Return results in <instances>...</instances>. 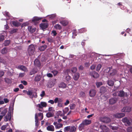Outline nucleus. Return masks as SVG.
<instances>
[{
  "label": "nucleus",
  "mask_w": 132,
  "mask_h": 132,
  "mask_svg": "<svg viewBox=\"0 0 132 132\" xmlns=\"http://www.w3.org/2000/svg\"><path fill=\"white\" fill-rule=\"evenodd\" d=\"M76 128L75 126H68L65 127L64 129L65 132H75Z\"/></svg>",
  "instance_id": "obj_1"
},
{
  "label": "nucleus",
  "mask_w": 132,
  "mask_h": 132,
  "mask_svg": "<svg viewBox=\"0 0 132 132\" xmlns=\"http://www.w3.org/2000/svg\"><path fill=\"white\" fill-rule=\"evenodd\" d=\"M35 48L34 45H31L29 46L28 49V54L30 56H31L35 53Z\"/></svg>",
  "instance_id": "obj_2"
},
{
  "label": "nucleus",
  "mask_w": 132,
  "mask_h": 132,
  "mask_svg": "<svg viewBox=\"0 0 132 132\" xmlns=\"http://www.w3.org/2000/svg\"><path fill=\"white\" fill-rule=\"evenodd\" d=\"M47 105L46 103L44 102H41L40 104H37L36 106L38 108V110L40 111H42L40 109H43V107H46Z\"/></svg>",
  "instance_id": "obj_3"
},
{
  "label": "nucleus",
  "mask_w": 132,
  "mask_h": 132,
  "mask_svg": "<svg viewBox=\"0 0 132 132\" xmlns=\"http://www.w3.org/2000/svg\"><path fill=\"white\" fill-rule=\"evenodd\" d=\"M37 115H38V117H39V119L40 120H42L43 118V115L42 113L40 112L38 113L37 114V113L35 114V121L36 122L35 124L37 126L38 125L37 123L38 121Z\"/></svg>",
  "instance_id": "obj_4"
},
{
  "label": "nucleus",
  "mask_w": 132,
  "mask_h": 132,
  "mask_svg": "<svg viewBox=\"0 0 132 132\" xmlns=\"http://www.w3.org/2000/svg\"><path fill=\"white\" fill-rule=\"evenodd\" d=\"M108 70L109 71V73L110 77L114 75L116 73V71L114 69H112L110 68H107Z\"/></svg>",
  "instance_id": "obj_5"
},
{
  "label": "nucleus",
  "mask_w": 132,
  "mask_h": 132,
  "mask_svg": "<svg viewBox=\"0 0 132 132\" xmlns=\"http://www.w3.org/2000/svg\"><path fill=\"white\" fill-rule=\"evenodd\" d=\"M42 18L37 17H34L32 20V21L34 24L36 25L39 22V21Z\"/></svg>",
  "instance_id": "obj_6"
},
{
  "label": "nucleus",
  "mask_w": 132,
  "mask_h": 132,
  "mask_svg": "<svg viewBox=\"0 0 132 132\" xmlns=\"http://www.w3.org/2000/svg\"><path fill=\"white\" fill-rule=\"evenodd\" d=\"M11 114L10 113H8L7 116H5L4 119V120L6 122L8 121H10L11 119Z\"/></svg>",
  "instance_id": "obj_7"
},
{
  "label": "nucleus",
  "mask_w": 132,
  "mask_h": 132,
  "mask_svg": "<svg viewBox=\"0 0 132 132\" xmlns=\"http://www.w3.org/2000/svg\"><path fill=\"white\" fill-rule=\"evenodd\" d=\"M100 128L102 130L101 132H109L108 129L105 125L101 126Z\"/></svg>",
  "instance_id": "obj_8"
},
{
  "label": "nucleus",
  "mask_w": 132,
  "mask_h": 132,
  "mask_svg": "<svg viewBox=\"0 0 132 132\" xmlns=\"http://www.w3.org/2000/svg\"><path fill=\"white\" fill-rule=\"evenodd\" d=\"M131 110V108L129 107H126L123 108L121 110L122 112H129Z\"/></svg>",
  "instance_id": "obj_9"
},
{
  "label": "nucleus",
  "mask_w": 132,
  "mask_h": 132,
  "mask_svg": "<svg viewBox=\"0 0 132 132\" xmlns=\"http://www.w3.org/2000/svg\"><path fill=\"white\" fill-rule=\"evenodd\" d=\"M16 68L19 69L21 70L24 71H27V68L23 65H19L17 66Z\"/></svg>",
  "instance_id": "obj_10"
},
{
  "label": "nucleus",
  "mask_w": 132,
  "mask_h": 132,
  "mask_svg": "<svg viewBox=\"0 0 132 132\" xmlns=\"http://www.w3.org/2000/svg\"><path fill=\"white\" fill-rule=\"evenodd\" d=\"M101 121L103 122L107 123L110 121V119L108 117H103L101 119Z\"/></svg>",
  "instance_id": "obj_11"
},
{
  "label": "nucleus",
  "mask_w": 132,
  "mask_h": 132,
  "mask_svg": "<svg viewBox=\"0 0 132 132\" xmlns=\"http://www.w3.org/2000/svg\"><path fill=\"white\" fill-rule=\"evenodd\" d=\"M90 96L91 97L94 96L96 94V92L95 90L93 89H91L89 92Z\"/></svg>",
  "instance_id": "obj_12"
},
{
  "label": "nucleus",
  "mask_w": 132,
  "mask_h": 132,
  "mask_svg": "<svg viewBox=\"0 0 132 132\" xmlns=\"http://www.w3.org/2000/svg\"><path fill=\"white\" fill-rule=\"evenodd\" d=\"M47 129L49 131H54V128L53 126L52 125H50L47 127Z\"/></svg>",
  "instance_id": "obj_13"
},
{
  "label": "nucleus",
  "mask_w": 132,
  "mask_h": 132,
  "mask_svg": "<svg viewBox=\"0 0 132 132\" xmlns=\"http://www.w3.org/2000/svg\"><path fill=\"white\" fill-rule=\"evenodd\" d=\"M40 26L43 29H45L47 27V22L42 23L40 25Z\"/></svg>",
  "instance_id": "obj_14"
},
{
  "label": "nucleus",
  "mask_w": 132,
  "mask_h": 132,
  "mask_svg": "<svg viewBox=\"0 0 132 132\" xmlns=\"http://www.w3.org/2000/svg\"><path fill=\"white\" fill-rule=\"evenodd\" d=\"M125 116L123 113H118L114 115V117L117 118H121Z\"/></svg>",
  "instance_id": "obj_15"
},
{
  "label": "nucleus",
  "mask_w": 132,
  "mask_h": 132,
  "mask_svg": "<svg viewBox=\"0 0 132 132\" xmlns=\"http://www.w3.org/2000/svg\"><path fill=\"white\" fill-rule=\"evenodd\" d=\"M59 87L62 88H65L67 87V85L64 83L61 82L59 85Z\"/></svg>",
  "instance_id": "obj_16"
},
{
  "label": "nucleus",
  "mask_w": 132,
  "mask_h": 132,
  "mask_svg": "<svg viewBox=\"0 0 132 132\" xmlns=\"http://www.w3.org/2000/svg\"><path fill=\"white\" fill-rule=\"evenodd\" d=\"M90 75L94 78H97L99 77V75L95 71H93Z\"/></svg>",
  "instance_id": "obj_17"
},
{
  "label": "nucleus",
  "mask_w": 132,
  "mask_h": 132,
  "mask_svg": "<svg viewBox=\"0 0 132 132\" xmlns=\"http://www.w3.org/2000/svg\"><path fill=\"white\" fill-rule=\"evenodd\" d=\"M82 122L85 125H87L90 124L92 121L91 120L85 119Z\"/></svg>",
  "instance_id": "obj_18"
},
{
  "label": "nucleus",
  "mask_w": 132,
  "mask_h": 132,
  "mask_svg": "<svg viewBox=\"0 0 132 132\" xmlns=\"http://www.w3.org/2000/svg\"><path fill=\"white\" fill-rule=\"evenodd\" d=\"M79 74L78 73H77L74 74L73 77V78L75 80H77L79 77Z\"/></svg>",
  "instance_id": "obj_19"
},
{
  "label": "nucleus",
  "mask_w": 132,
  "mask_h": 132,
  "mask_svg": "<svg viewBox=\"0 0 132 132\" xmlns=\"http://www.w3.org/2000/svg\"><path fill=\"white\" fill-rule=\"evenodd\" d=\"M117 100V99L116 98H112L109 100V103L111 104H113L116 103Z\"/></svg>",
  "instance_id": "obj_20"
},
{
  "label": "nucleus",
  "mask_w": 132,
  "mask_h": 132,
  "mask_svg": "<svg viewBox=\"0 0 132 132\" xmlns=\"http://www.w3.org/2000/svg\"><path fill=\"white\" fill-rule=\"evenodd\" d=\"M28 31L31 32H34L35 30L36 29L35 28H33L31 26H28Z\"/></svg>",
  "instance_id": "obj_21"
},
{
  "label": "nucleus",
  "mask_w": 132,
  "mask_h": 132,
  "mask_svg": "<svg viewBox=\"0 0 132 132\" xmlns=\"http://www.w3.org/2000/svg\"><path fill=\"white\" fill-rule=\"evenodd\" d=\"M54 86V84L52 81H50L48 82L47 85V87L48 88H51Z\"/></svg>",
  "instance_id": "obj_22"
},
{
  "label": "nucleus",
  "mask_w": 132,
  "mask_h": 132,
  "mask_svg": "<svg viewBox=\"0 0 132 132\" xmlns=\"http://www.w3.org/2000/svg\"><path fill=\"white\" fill-rule=\"evenodd\" d=\"M85 125L83 122L80 124L78 127V129L80 130H81L84 128Z\"/></svg>",
  "instance_id": "obj_23"
},
{
  "label": "nucleus",
  "mask_w": 132,
  "mask_h": 132,
  "mask_svg": "<svg viewBox=\"0 0 132 132\" xmlns=\"http://www.w3.org/2000/svg\"><path fill=\"white\" fill-rule=\"evenodd\" d=\"M47 46L46 45H44L39 47V49L40 51H44L47 48Z\"/></svg>",
  "instance_id": "obj_24"
},
{
  "label": "nucleus",
  "mask_w": 132,
  "mask_h": 132,
  "mask_svg": "<svg viewBox=\"0 0 132 132\" xmlns=\"http://www.w3.org/2000/svg\"><path fill=\"white\" fill-rule=\"evenodd\" d=\"M8 49L6 48H3L2 51V54H5L8 52Z\"/></svg>",
  "instance_id": "obj_25"
},
{
  "label": "nucleus",
  "mask_w": 132,
  "mask_h": 132,
  "mask_svg": "<svg viewBox=\"0 0 132 132\" xmlns=\"http://www.w3.org/2000/svg\"><path fill=\"white\" fill-rule=\"evenodd\" d=\"M63 127V125L61 123H57L56 125L55 128L56 129H60L62 128Z\"/></svg>",
  "instance_id": "obj_26"
},
{
  "label": "nucleus",
  "mask_w": 132,
  "mask_h": 132,
  "mask_svg": "<svg viewBox=\"0 0 132 132\" xmlns=\"http://www.w3.org/2000/svg\"><path fill=\"white\" fill-rule=\"evenodd\" d=\"M13 23L14 26H18L21 25V23L17 21L13 22Z\"/></svg>",
  "instance_id": "obj_27"
},
{
  "label": "nucleus",
  "mask_w": 132,
  "mask_h": 132,
  "mask_svg": "<svg viewBox=\"0 0 132 132\" xmlns=\"http://www.w3.org/2000/svg\"><path fill=\"white\" fill-rule=\"evenodd\" d=\"M54 114L50 112H48L46 114V117L48 118H50V117L53 116Z\"/></svg>",
  "instance_id": "obj_28"
},
{
  "label": "nucleus",
  "mask_w": 132,
  "mask_h": 132,
  "mask_svg": "<svg viewBox=\"0 0 132 132\" xmlns=\"http://www.w3.org/2000/svg\"><path fill=\"white\" fill-rule=\"evenodd\" d=\"M63 101L62 99L59 101L57 103V105L59 107H62L63 106V104L62 103V102Z\"/></svg>",
  "instance_id": "obj_29"
},
{
  "label": "nucleus",
  "mask_w": 132,
  "mask_h": 132,
  "mask_svg": "<svg viewBox=\"0 0 132 132\" xmlns=\"http://www.w3.org/2000/svg\"><path fill=\"white\" fill-rule=\"evenodd\" d=\"M108 84L110 86H112L113 85V81L111 80H109L107 82Z\"/></svg>",
  "instance_id": "obj_30"
},
{
  "label": "nucleus",
  "mask_w": 132,
  "mask_h": 132,
  "mask_svg": "<svg viewBox=\"0 0 132 132\" xmlns=\"http://www.w3.org/2000/svg\"><path fill=\"white\" fill-rule=\"evenodd\" d=\"M7 112V109H4L1 113L2 116H4L6 113Z\"/></svg>",
  "instance_id": "obj_31"
},
{
  "label": "nucleus",
  "mask_w": 132,
  "mask_h": 132,
  "mask_svg": "<svg viewBox=\"0 0 132 132\" xmlns=\"http://www.w3.org/2000/svg\"><path fill=\"white\" fill-rule=\"evenodd\" d=\"M34 63L35 64L38 66L40 65V63L39 61L37 59H36L34 61Z\"/></svg>",
  "instance_id": "obj_32"
},
{
  "label": "nucleus",
  "mask_w": 132,
  "mask_h": 132,
  "mask_svg": "<svg viewBox=\"0 0 132 132\" xmlns=\"http://www.w3.org/2000/svg\"><path fill=\"white\" fill-rule=\"evenodd\" d=\"M40 76L38 75L35 77V80L36 81H39L40 80Z\"/></svg>",
  "instance_id": "obj_33"
},
{
  "label": "nucleus",
  "mask_w": 132,
  "mask_h": 132,
  "mask_svg": "<svg viewBox=\"0 0 132 132\" xmlns=\"http://www.w3.org/2000/svg\"><path fill=\"white\" fill-rule=\"evenodd\" d=\"M60 23L64 26H65L67 25L68 23V21H61L60 22Z\"/></svg>",
  "instance_id": "obj_34"
},
{
  "label": "nucleus",
  "mask_w": 132,
  "mask_h": 132,
  "mask_svg": "<svg viewBox=\"0 0 132 132\" xmlns=\"http://www.w3.org/2000/svg\"><path fill=\"white\" fill-rule=\"evenodd\" d=\"M106 90V89L105 87H102L100 88V92L101 93H104Z\"/></svg>",
  "instance_id": "obj_35"
},
{
  "label": "nucleus",
  "mask_w": 132,
  "mask_h": 132,
  "mask_svg": "<svg viewBox=\"0 0 132 132\" xmlns=\"http://www.w3.org/2000/svg\"><path fill=\"white\" fill-rule=\"evenodd\" d=\"M124 95V93L123 91H119V96L120 97H123Z\"/></svg>",
  "instance_id": "obj_36"
},
{
  "label": "nucleus",
  "mask_w": 132,
  "mask_h": 132,
  "mask_svg": "<svg viewBox=\"0 0 132 132\" xmlns=\"http://www.w3.org/2000/svg\"><path fill=\"white\" fill-rule=\"evenodd\" d=\"M62 99L60 98L56 97L54 100V102L55 103H58L59 101H60Z\"/></svg>",
  "instance_id": "obj_37"
},
{
  "label": "nucleus",
  "mask_w": 132,
  "mask_h": 132,
  "mask_svg": "<svg viewBox=\"0 0 132 132\" xmlns=\"http://www.w3.org/2000/svg\"><path fill=\"white\" fill-rule=\"evenodd\" d=\"M48 17L49 18L51 19H53L56 16V15L55 14H53L51 15H49Z\"/></svg>",
  "instance_id": "obj_38"
},
{
  "label": "nucleus",
  "mask_w": 132,
  "mask_h": 132,
  "mask_svg": "<svg viewBox=\"0 0 132 132\" xmlns=\"http://www.w3.org/2000/svg\"><path fill=\"white\" fill-rule=\"evenodd\" d=\"M37 97V95L36 92H33L32 94V95L31 98H32L33 97L36 98Z\"/></svg>",
  "instance_id": "obj_39"
},
{
  "label": "nucleus",
  "mask_w": 132,
  "mask_h": 132,
  "mask_svg": "<svg viewBox=\"0 0 132 132\" xmlns=\"http://www.w3.org/2000/svg\"><path fill=\"white\" fill-rule=\"evenodd\" d=\"M33 92L29 90L27 92V94L30 96V97L31 98L32 94Z\"/></svg>",
  "instance_id": "obj_40"
},
{
  "label": "nucleus",
  "mask_w": 132,
  "mask_h": 132,
  "mask_svg": "<svg viewBox=\"0 0 132 132\" xmlns=\"http://www.w3.org/2000/svg\"><path fill=\"white\" fill-rule=\"evenodd\" d=\"M96 85L97 87L99 88L102 85V83L101 82H97L96 83Z\"/></svg>",
  "instance_id": "obj_41"
},
{
  "label": "nucleus",
  "mask_w": 132,
  "mask_h": 132,
  "mask_svg": "<svg viewBox=\"0 0 132 132\" xmlns=\"http://www.w3.org/2000/svg\"><path fill=\"white\" fill-rule=\"evenodd\" d=\"M79 95L80 97H83L85 96V94L84 92H81L80 93Z\"/></svg>",
  "instance_id": "obj_42"
},
{
  "label": "nucleus",
  "mask_w": 132,
  "mask_h": 132,
  "mask_svg": "<svg viewBox=\"0 0 132 132\" xmlns=\"http://www.w3.org/2000/svg\"><path fill=\"white\" fill-rule=\"evenodd\" d=\"M29 23L28 22H25L23 23L21 25V27H23L24 26H26L29 25Z\"/></svg>",
  "instance_id": "obj_43"
},
{
  "label": "nucleus",
  "mask_w": 132,
  "mask_h": 132,
  "mask_svg": "<svg viewBox=\"0 0 132 132\" xmlns=\"http://www.w3.org/2000/svg\"><path fill=\"white\" fill-rule=\"evenodd\" d=\"M54 27L57 29H61V26L59 24H57L54 26Z\"/></svg>",
  "instance_id": "obj_44"
},
{
  "label": "nucleus",
  "mask_w": 132,
  "mask_h": 132,
  "mask_svg": "<svg viewBox=\"0 0 132 132\" xmlns=\"http://www.w3.org/2000/svg\"><path fill=\"white\" fill-rule=\"evenodd\" d=\"M5 82L8 83H10L11 82V80L8 78H5Z\"/></svg>",
  "instance_id": "obj_45"
},
{
  "label": "nucleus",
  "mask_w": 132,
  "mask_h": 132,
  "mask_svg": "<svg viewBox=\"0 0 132 132\" xmlns=\"http://www.w3.org/2000/svg\"><path fill=\"white\" fill-rule=\"evenodd\" d=\"M17 30V29H13L10 31L9 32L10 34H12L16 32Z\"/></svg>",
  "instance_id": "obj_46"
},
{
  "label": "nucleus",
  "mask_w": 132,
  "mask_h": 132,
  "mask_svg": "<svg viewBox=\"0 0 132 132\" xmlns=\"http://www.w3.org/2000/svg\"><path fill=\"white\" fill-rule=\"evenodd\" d=\"M75 105L74 104H71L70 105V108L71 109L73 110L75 109Z\"/></svg>",
  "instance_id": "obj_47"
},
{
  "label": "nucleus",
  "mask_w": 132,
  "mask_h": 132,
  "mask_svg": "<svg viewBox=\"0 0 132 132\" xmlns=\"http://www.w3.org/2000/svg\"><path fill=\"white\" fill-rule=\"evenodd\" d=\"M102 67V65L100 64H98L96 68V69L97 71L100 70Z\"/></svg>",
  "instance_id": "obj_48"
},
{
  "label": "nucleus",
  "mask_w": 132,
  "mask_h": 132,
  "mask_svg": "<svg viewBox=\"0 0 132 132\" xmlns=\"http://www.w3.org/2000/svg\"><path fill=\"white\" fill-rule=\"evenodd\" d=\"M65 79L67 81H69L70 80L71 77L67 75Z\"/></svg>",
  "instance_id": "obj_49"
},
{
  "label": "nucleus",
  "mask_w": 132,
  "mask_h": 132,
  "mask_svg": "<svg viewBox=\"0 0 132 132\" xmlns=\"http://www.w3.org/2000/svg\"><path fill=\"white\" fill-rule=\"evenodd\" d=\"M47 40L50 42H52L54 41L53 38L52 37H49L48 38Z\"/></svg>",
  "instance_id": "obj_50"
},
{
  "label": "nucleus",
  "mask_w": 132,
  "mask_h": 132,
  "mask_svg": "<svg viewBox=\"0 0 132 132\" xmlns=\"http://www.w3.org/2000/svg\"><path fill=\"white\" fill-rule=\"evenodd\" d=\"M119 91H116L113 94V96H119Z\"/></svg>",
  "instance_id": "obj_51"
},
{
  "label": "nucleus",
  "mask_w": 132,
  "mask_h": 132,
  "mask_svg": "<svg viewBox=\"0 0 132 132\" xmlns=\"http://www.w3.org/2000/svg\"><path fill=\"white\" fill-rule=\"evenodd\" d=\"M10 42L9 40H6L5 42V43H4V44H5V46H6L8 45H9V44H10Z\"/></svg>",
  "instance_id": "obj_52"
},
{
  "label": "nucleus",
  "mask_w": 132,
  "mask_h": 132,
  "mask_svg": "<svg viewBox=\"0 0 132 132\" xmlns=\"http://www.w3.org/2000/svg\"><path fill=\"white\" fill-rule=\"evenodd\" d=\"M69 110V108H65L64 111H63L64 115L67 113V112Z\"/></svg>",
  "instance_id": "obj_53"
},
{
  "label": "nucleus",
  "mask_w": 132,
  "mask_h": 132,
  "mask_svg": "<svg viewBox=\"0 0 132 132\" xmlns=\"http://www.w3.org/2000/svg\"><path fill=\"white\" fill-rule=\"evenodd\" d=\"M77 68L76 67H73L71 69V71L73 73H74L76 72L77 71Z\"/></svg>",
  "instance_id": "obj_54"
},
{
  "label": "nucleus",
  "mask_w": 132,
  "mask_h": 132,
  "mask_svg": "<svg viewBox=\"0 0 132 132\" xmlns=\"http://www.w3.org/2000/svg\"><path fill=\"white\" fill-rule=\"evenodd\" d=\"M7 127V125H5L2 126L1 127V129L2 130H4Z\"/></svg>",
  "instance_id": "obj_55"
},
{
  "label": "nucleus",
  "mask_w": 132,
  "mask_h": 132,
  "mask_svg": "<svg viewBox=\"0 0 132 132\" xmlns=\"http://www.w3.org/2000/svg\"><path fill=\"white\" fill-rule=\"evenodd\" d=\"M131 122L129 120H128L125 123L126 125H130Z\"/></svg>",
  "instance_id": "obj_56"
},
{
  "label": "nucleus",
  "mask_w": 132,
  "mask_h": 132,
  "mask_svg": "<svg viewBox=\"0 0 132 132\" xmlns=\"http://www.w3.org/2000/svg\"><path fill=\"white\" fill-rule=\"evenodd\" d=\"M110 128L113 130H117L118 129V127H113L112 126H110Z\"/></svg>",
  "instance_id": "obj_57"
},
{
  "label": "nucleus",
  "mask_w": 132,
  "mask_h": 132,
  "mask_svg": "<svg viewBox=\"0 0 132 132\" xmlns=\"http://www.w3.org/2000/svg\"><path fill=\"white\" fill-rule=\"evenodd\" d=\"M54 76H56L58 73V71H52Z\"/></svg>",
  "instance_id": "obj_58"
},
{
  "label": "nucleus",
  "mask_w": 132,
  "mask_h": 132,
  "mask_svg": "<svg viewBox=\"0 0 132 132\" xmlns=\"http://www.w3.org/2000/svg\"><path fill=\"white\" fill-rule=\"evenodd\" d=\"M62 113V112L61 111H59L58 112V113L60 115V116H63L64 115L63 113Z\"/></svg>",
  "instance_id": "obj_59"
},
{
  "label": "nucleus",
  "mask_w": 132,
  "mask_h": 132,
  "mask_svg": "<svg viewBox=\"0 0 132 132\" xmlns=\"http://www.w3.org/2000/svg\"><path fill=\"white\" fill-rule=\"evenodd\" d=\"M48 111H54V108L52 107H50L48 109Z\"/></svg>",
  "instance_id": "obj_60"
},
{
  "label": "nucleus",
  "mask_w": 132,
  "mask_h": 132,
  "mask_svg": "<svg viewBox=\"0 0 132 132\" xmlns=\"http://www.w3.org/2000/svg\"><path fill=\"white\" fill-rule=\"evenodd\" d=\"M48 102L52 104H53L54 103V101L52 100H50L48 101Z\"/></svg>",
  "instance_id": "obj_61"
},
{
  "label": "nucleus",
  "mask_w": 132,
  "mask_h": 132,
  "mask_svg": "<svg viewBox=\"0 0 132 132\" xmlns=\"http://www.w3.org/2000/svg\"><path fill=\"white\" fill-rule=\"evenodd\" d=\"M128 120L127 118H123L122 120V121L123 122H124L125 123H126V122Z\"/></svg>",
  "instance_id": "obj_62"
},
{
  "label": "nucleus",
  "mask_w": 132,
  "mask_h": 132,
  "mask_svg": "<svg viewBox=\"0 0 132 132\" xmlns=\"http://www.w3.org/2000/svg\"><path fill=\"white\" fill-rule=\"evenodd\" d=\"M4 73L2 71H0V77H2L4 75Z\"/></svg>",
  "instance_id": "obj_63"
},
{
  "label": "nucleus",
  "mask_w": 132,
  "mask_h": 132,
  "mask_svg": "<svg viewBox=\"0 0 132 132\" xmlns=\"http://www.w3.org/2000/svg\"><path fill=\"white\" fill-rule=\"evenodd\" d=\"M128 132H132V128L131 127H129L128 129Z\"/></svg>",
  "instance_id": "obj_64"
}]
</instances>
